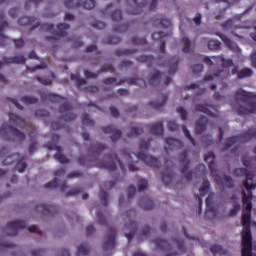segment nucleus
Segmentation results:
<instances>
[{
    "instance_id": "nucleus-53",
    "label": "nucleus",
    "mask_w": 256,
    "mask_h": 256,
    "mask_svg": "<svg viewBox=\"0 0 256 256\" xmlns=\"http://www.w3.org/2000/svg\"><path fill=\"white\" fill-rule=\"evenodd\" d=\"M253 76V70L250 68H243L238 73V79H245L246 77H252Z\"/></svg>"
},
{
    "instance_id": "nucleus-26",
    "label": "nucleus",
    "mask_w": 256,
    "mask_h": 256,
    "mask_svg": "<svg viewBox=\"0 0 256 256\" xmlns=\"http://www.w3.org/2000/svg\"><path fill=\"white\" fill-rule=\"evenodd\" d=\"M5 19V15L3 13L0 14V46L7 45V41H9V37L5 36V29L9 27V23L7 21H3Z\"/></svg>"
},
{
    "instance_id": "nucleus-5",
    "label": "nucleus",
    "mask_w": 256,
    "mask_h": 256,
    "mask_svg": "<svg viewBox=\"0 0 256 256\" xmlns=\"http://www.w3.org/2000/svg\"><path fill=\"white\" fill-rule=\"evenodd\" d=\"M150 145H151V140L145 141L142 139L140 141L139 152L136 154V157L139 161H143V163L148 165V167H154L155 169H159V167H161V162L159 161V159L145 154L147 153Z\"/></svg>"
},
{
    "instance_id": "nucleus-36",
    "label": "nucleus",
    "mask_w": 256,
    "mask_h": 256,
    "mask_svg": "<svg viewBox=\"0 0 256 256\" xmlns=\"http://www.w3.org/2000/svg\"><path fill=\"white\" fill-rule=\"evenodd\" d=\"M173 170H171V167H167L166 170L162 173V182L164 185L169 186L171 183H173V177H174Z\"/></svg>"
},
{
    "instance_id": "nucleus-46",
    "label": "nucleus",
    "mask_w": 256,
    "mask_h": 256,
    "mask_svg": "<svg viewBox=\"0 0 256 256\" xmlns=\"http://www.w3.org/2000/svg\"><path fill=\"white\" fill-rule=\"evenodd\" d=\"M134 53H137L136 49H117L115 51L116 57H125L127 55H134Z\"/></svg>"
},
{
    "instance_id": "nucleus-28",
    "label": "nucleus",
    "mask_w": 256,
    "mask_h": 256,
    "mask_svg": "<svg viewBox=\"0 0 256 256\" xmlns=\"http://www.w3.org/2000/svg\"><path fill=\"white\" fill-rule=\"evenodd\" d=\"M178 65H179V57L173 56L169 58L165 63H163L162 67H168L169 75H174V73H177Z\"/></svg>"
},
{
    "instance_id": "nucleus-17",
    "label": "nucleus",
    "mask_w": 256,
    "mask_h": 256,
    "mask_svg": "<svg viewBox=\"0 0 256 256\" xmlns=\"http://www.w3.org/2000/svg\"><path fill=\"white\" fill-rule=\"evenodd\" d=\"M6 229L8 231L7 235H10V237H15L19 231L27 229V223H25L23 220L10 221L7 223Z\"/></svg>"
},
{
    "instance_id": "nucleus-25",
    "label": "nucleus",
    "mask_w": 256,
    "mask_h": 256,
    "mask_svg": "<svg viewBox=\"0 0 256 256\" xmlns=\"http://www.w3.org/2000/svg\"><path fill=\"white\" fill-rule=\"evenodd\" d=\"M107 71L109 73H115V67H113V65L111 64H107L104 67H102L98 73H93L89 70H85L84 75L86 79H97L99 73H107Z\"/></svg>"
},
{
    "instance_id": "nucleus-47",
    "label": "nucleus",
    "mask_w": 256,
    "mask_h": 256,
    "mask_svg": "<svg viewBox=\"0 0 256 256\" xmlns=\"http://www.w3.org/2000/svg\"><path fill=\"white\" fill-rule=\"evenodd\" d=\"M210 251L213 255H227V250L223 249V246L217 244L211 246Z\"/></svg>"
},
{
    "instance_id": "nucleus-21",
    "label": "nucleus",
    "mask_w": 256,
    "mask_h": 256,
    "mask_svg": "<svg viewBox=\"0 0 256 256\" xmlns=\"http://www.w3.org/2000/svg\"><path fill=\"white\" fill-rule=\"evenodd\" d=\"M102 131L106 135H111L110 139L113 143L119 141V139H121V135H123L121 130L115 128V126H113V125H108V126L103 127Z\"/></svg>"
},
{
    "instance_id": "nucleus-51",
    "label": "nucleus",
    "mask_w": 256,
    "mask_h": 256,
    "mask_svg": "<svg viewBox=\"0 0 256 256\" xmlns=\"http://www.w3.org/2000/svg\"><path fill=\"white\" fill-rule=\"evenodd\" d=\"M182 131H183L186 139H188V141H190L191 145H193V147H196L197 142H195V138H193V136H191V132H189V129H187V126L183 125Z\"/></svg>"
},
{
    "instance_id": "nucleus-50",
    "label": "nucleus",
    "mask_w": 256,
    "mask_h": 256,
    "mask_svg": "<svg viewBox=\"0 0 256 256\" xmlns=\"http://www.w3.org/2000/svg\"><path fill=\"white\" fill-rule=\"evenodd\" d=\"M159 81H161V72L157 71L156 73H154L150 79H149V84L152 87H155L157 85H159Z\"/></svg>"
},
{
    "instance_id": "nucleus-9",
    "label": "nucleus",
    "mask_w": 256,
    "mask_h": 256,
    "mask_svg": "<svg viewBox=\"0 0 256 256\" xmlns=\"http://www.w3.org/2000/svg\"><path fill=\"white\" fill-rule=\"evenodd\" d=\"M234 175L237 177H245L244 189L246 191V195H253V190L256 188V184L253 183V173H251L247 168H236L234 170Z\"/></svg>"
},
{
    "instance_id": "nucleus-2",
    "label": "nucleus",
    "mask_w": 256,
    "mask_h": 256,
    "mask_svg": "<svg viewBox=\"0 0 256 256\" xmlns=\"http://www.w3.org/2000/svg\"><path fill=\"white\" fill-rule=\"evenodd\" d=\"M40 98L42 101H50V103H62L59 108V113L64 121H75L77 115L73 113V106L67 103V99L63 96L57 95L55 93L40 91Z\"/></svg>"
},
{
    "instance_id": "nucleus-20",
    "label": "nucleus",
    "mask_w": 256,
    "mask_h": 256,
    "mask_svg": "<svg viewBox=\"0 0 256 256\" xmlns=\"http://www.w3.org/2000/svg\"><path fill=\"white\" fill-rule=\"evenodd\" d=\"M195 111L199 113H205V115H208V117H213L214 119L219 117V110L217 109V106H209L208 104H196Z\"/></svg>"
},
{
    "instance_id": "nucleus-31",
    "label": "nucleus",
    "mask_w": 256,
    "mask_h": 256,
    "mask_svg": "<svg viewBox=\"0 0 256 256\" xmlns=\"http://www.w3.org/2000/svg\"><path fill=\"white\" fill-rule=\"evenodd\" d=\"M45 189H60V191H65L67 189V182H59L58 179L51 180L44 185Z\"/></svg>"
},
{
    "instance_id": "nucleus-12",
    "label": "nucleus",
    "mask_w": 256,
    "mask_h": 256,
    "mask_svg": "<svg viewBox=\"0 0 256 256\" xmlns=\"http://www.w3.org/2000/svg\"><path fill=\"white\" fill-rule=\"evenodd\" d=\"M9 121L12 123V125H16V127H20L21 129H29L30 135H35V126L33 124H28L25 119H22L21 117L17 116V114H14L13 112H10L8 114Z\"/></svg>"
},
{
    "instance_id": "nucleus-23",
    "label": "nucleus",
    "mask_w": 256,
    "mask_h": 256,
    "mask_svg": "<svg viewBox=\"0 0 256 256\" xmlns=\"http://www.w3.org/2000/svg\"><path fill=\"white\" fill-rule=\"evenodd\" d=\"M115 187V183L109 182V186L107 184L100 185V193H99V199L104 204V207H107L109 205V194H107L106 191H109Z\"/></svg>"
},
{
    "instance_id": "nucleus-63",
    "label": "nucleus",
    "mask_w": 256,
    "mask_h": 256,
    "mask_svg": "<svg viewBox=\"0 0 256 256\" xmlns=\"http://www.w3.org/2000/svg\"><path fill=\"white\" fill-rule=\"evenodd\" d=\"M240 210H241V204L235 203L233 208L229 212V217H235Z\"/></svg>"
},
{
    "instance_id": "nucleus-52",
    "label": "nucleus",
    "mask_w": 256,
    "mask_h": 256,
    "mask_svg": "<svg viewBox=\"0 0 256 256\" xmlns=\"http://www.w3.org/2000/svg\"><path fill=\"white\" fill-rule=\"evenodd\" d=\"M89 251H90L89 244L87 243H82L77 248L78 255H83V256L89 255Z\"/></svg>"
},
{
    "instance_id": "nucleus-32",
    "label": "nucleus",
    "mask_w": 256,
    "mask_h": 256,
    "mask_svg": "<svg viewBox=\"0 0 256 256\" xmlns=\"http://www.w3.org/2000/svg\"><path fill=\"white\" fill-rule=\"evenodd\" d=\"M168 96L167 94L160 95V101L154 100L149 102V106L155 109L156 111H161L167 102Z\"/></svg>"
},
{
    "instance_id": "nucleus-14",
    "label": "nucleus",
    "mask_w": 256,
    "mask_h": 256,
    "mask_svg": "<svg viewBox=\"0 0 256 256\" xmlns=\"http://www.w3.org/2000/svg\"><path fill=\"white\" fill-rule=\"evenodd\" d=\"M179 162L182 164L181 173L184 175L186 181H191L193 179V171L189 170V165H191V160L187 159V151L179 154Z\"/></svg>"
},
{
    "instance_id": "nucleus-59",
    "label": "nucleus",
    "mask_w": 256,
    "mask_h": 256,
    "mask_svg": "<svg viewBox=\"0 0 256 256\" xmlns=\"http://www.w3.org/2000/svg\"><path fill=\"white\" fill-rule=\"evenodd\" d=\"M139 135H143V128L133 127L128 133V137H139Z\"/></svg>"
},
{
    "instance_id": "nucleus-43",
    "label": "nucleus",
    "mask_w": 256,
    "mask_h": 256,
    "mask_svg": "<svg viewBox=\"0 0 256 256\" xmlns=\"http://www.w3.org/2000/svg\"><path fill=\"white\" fill-rule=\"evenodd\" d=\"M154 25L156 27H161L162 29H169V27H171V20L167 18H157L154 21Z\"/></svg>"
},
{
    "instance_id": "nucleus-42",
    "label": "nucleus",
    "mask_w": 256,
    "mask_h": 256,
    "mask_svg": "<svg viewBox=\"0 0 256 256\" xmlns=\"http://www.w3.org/2000/svg\"><path fill=\"white\" fill-rule=\"evenodd\" d=\"M222 29L223 31H231L232 35H235V30L237 29V26H235V22L233 19H228L226 22L222 23Z\"/></svg>"
},
{
    "instance_id": "nucleus-3",
    "label": "nucleus",
    "mask_w": 256,
    "mask_h": 256,
    "mask_svg": "<svg viewBox=\"0 0 256 256\" xmlns=\"http://www.w3.org/2000/svg\"><path fill=\"white\" fill-rule=\"evenodd\" d=\"M236 101H242V103H247L248 107H235V111L238 115H251V113H255L256 111V95L247 92L243 89H239L235 92Z\"/></svg>"
},
{
    "instance_id": "nucleus-1",
    "label": "nucleus",
    "mask_w": 256,
    "mask_h": 256,
    "mask_svg": "<svg viewBox=\"0 0 256 256\" xmlns=\"http://www.w3.org/2000/svg\"><path fill=\"white\" fill-rule=\"evenodd\" d=\"M104 159L105 160L102 161L94 160V164H91V161L87 156L81 155L77 158V163L80 167H88V169H90V167H99L100 169H106L107 171H115V169H117L116 163H118L122 173L125 171V165H123V162L119 160L116 154H107L104 156Z\"/></svg>"
},
{
    "instance_id": "nucleus-62",
    "label": "nucleus",
    "mask_w": 256,
    "mask_h": 256,
    "mask_svg": "<svg viewBox=\"0 0 256 256\" xmlns=\"http://www.w3.org/2000/svg\"><path fill=\"white\" fill-rule=\"evenodd\" d=\"M82 124L87 125L88 127H91L95 125V121L93 119L89 118V114H83L82 115Z\"/></svg>"
},
{
    "instance_id": "nucleus-57",
    "label": "nucleus",
    "mask_w": 256,
    "mask_h": 256,
    "mask_svg": "<svg viewBox=\"0 0 256 256\" xmlns=\"http://www.w3.org/2000/svg\"><path fill=\"white\" fill-rule=\"evenodd\" d=\"M138 191H146V189L149 187V183L144 178H139L137 182Z\"/></svg>"
},
{
    "instance_id": "nucleus-6",
    "label": "nucleus",
    "mask_w": 256,
    "mask_h": 256,
    "mask_svg": "<svg viewBox=\"0 0 256 256\" xmlns=\"http://www.w3.org/2000/svg\"><path fill=\"white\" fill-rule=\"evenodd\" d=\"M18 25L22 27H31V31H35V29H39V31H43L44 33H52L55 26L53 24H40L37 18L22 16L18 20Z\"/></svg>"
},
{
    "instance_id": "nucleus-15",
    "label": "nucleus",
    "mask_w": 256,
    "mask_h": 256,
    "mask_svg": "<svg viewBox=\"0 0 256 256\" xmlns=\"http://www.w3.org/2000/svg\"><path fill=\"white\" fill-rule=\"evenodd\" d=\"M64 5L67 9H77V7H83V9L91 10L95 9V0H66Z\"/></svg>"
},
{
    "instance_id": "nucleus-22",
    "label": "nucleus",
    "mask_w": 256,
    "mask_h": 256,
    "mask_svg": "<svg viewBox=\"0 0 256 256\" xmlns=\"http://www.w3.org/2000/svg\"><path fill=\"white\" fill-rule=\"evenodd\" d=\"M47 149H49V151H56L57 152L54 155V159L56 161H58L59 163H62V165H67V163H69V158H67V156L62 154L63 149L61 148V146L48 145Z\"/></svg>"
},
{
    "instance_id": "nucleus-30",
    "label": "nucleus",
    "mask_w": 256,
    "mask_h": 256,
    "mask_svg": "<svg viewBox=\"0 0 256 256\" xmlns=\"http://www.w3.org/2000/svg\"><path fill=\"white\" fill-rule=\"evenodd\" d=\"M2 60L6 65H25L27 61L25 56L3 57Z\"/></svg>"
},
{
    "instance_id": "nucleus-19",
    "label": "nucleus",
    "mask_w": 256,
    "mask_h": 256,
    "mask_svg": "<svg viewBox=\"0 0 256 256\" xmlns=\"http://www.w3.org/2000/svg\"><path fill=\"white\" fill-rule=\"evenodd\" d=\"M71 29V25L67 23H61L58 25V31L57 32H52V36H45L46 41H59L61 37H66L67 36V31Z\"/></svg>"
},
{
    "instance_id": "nucleus-38",
    "label": "nucleus",
    "mask_w": 256,
    "mask_h": 256,
    "mask_svg": "<svg viewBox=\"0 0 256 256\" xmlns=\"http://www.w3.org/2000/svg\"><path fill=\"white\" fill-rule=\"evenodd\" d=\"M154 245L161 251H171V244L167 242V240H163L161 238H155L153 240Z\"/></svg>"
},
{
    "instance_id": "nucleus-13",
    "label": "nucleus",
    "mask_w": 256,
    "mask_h": 256,
    "mask_svg": "<svg viewBox=\"0 0 256 256\" xmlns=\"http://www.w3.org/2000/svg\"><path fill=\"white\" fill-rule=\"evenodd\" d=\"M13 158L17 159V170L19 173H23L27 169V163H25L27 158L25 156H21L20 154H12L11 156L6 157L3 160L2 165H13Z\"/></svg>"
},
{
    "instance_id": "nucleus-16",
    "label": "nucleus",
    "mask_w": 256,
    "mask_h": 256,
    "mask_svg": "<svg viewBox=\"0 0 256 256\" xmlns=\"http://www.w3.org/2000/svg\"><path fill=\"white\" fill-rule=\"evenodd\" d=\"M128 15H139L147 5V0H126Z\"/></svg>"
},
{
    "instance_id": "nucleus-18",
    "label": "nucleus",
    "mask_w": 256,
    "mask_h": 256,
    "mask_svg": "<svg viewBox=\"0 0 256 256\" xmlns=\"http://www.w3.org/2000/svg\"><path fill=\"white\" fill-rule=\"evenodd\" d=\"M116 239L117 229L115 227H110L108 229V234L102 246L103 251H111V249H114Z\"/></svg>"
},
{
    "instance_id": "nucleus-11",
    "label": "nucleus",
    "mask_w": 256,
    "mask_h": 256,
    "mask_svg": "<svg viewBox=\"0 0 256 256\" xmlns=\"http://www.w3.org/2000/svg\"><path fill=\"white\" fill-rule=\"evenodd\" d=\"M253 236L251 229H243L242 231V256H253Z\"/></svg>"
},
{
    "instance_id": "nucleus-4",
    "label": "nucleus",
    "mask_w": 256,
    "mask_h": 256,
    "mask_svg": "<svg viewBox=\"0 0 256 256\" xmlns=\"http://www.w3.org/2000/svg\"><path fill=\"white\" fill-rule=\"evenodd\" d=\"M204 160L208 163V167L215 178V183L219 187H227V189H233L235 187V180L229 175H224V177L217 176V165L215 164V154L213 152H208Z\"/></svg>"
},
{
    "instance_id": "nucleus-41",
    "label": "nucleus",
    "mask_w": 256,
    "mask_h": 256,
    "mask_svg": "<svg viewBox=\"0 0 256 256\" xmlns=\"http://www.w3.org/2000/svg\"><path fill=\"white\" fill-rule=\"evenodd\" d=\"M221 40L223 41V43L226 45V47H228L229 49H231L232 51H237V49H239V47L237 46V43L231 41V39H229L227 36H225L222 33H218L217 34Z\"/></svg>"
},
{
    "instance_id": "nucleus-48",
    "label": "nucleus",
    "mask_w": 256,
    "mask_h": 256,
    "mask_svg": "<svg viewBox=\"0 0 256 256\" xmlns=\"http://www.w3.org/2000/svg\"><path fill=\"white\" fill-rule=\"evenodd\" d=\"M181 45H183V53H191V40H189V38L187 37H183L180 40Z\"/></svg>"
},
{
    "instance_id": "nucleus-64",
    "label": "nucleus",
    "mask_w": 256,
    "mask_h": 256,
    "mask_svg": "<svg viewBox=\"0 0 256 256\" xmlns=\"http://www.w3.org/2000/svg\"><path fill=\"white\" fill-rule=\"evenodd\" d=\"M203 69H204V66L203 64L199 63V64H194L192 66V72L194 73V75H197L199 73H203Z\"/></svg>"
},
{
    "instance_id": "nucleus-33",
    "label": "nucleus",
    "mask_w": 256,
    "mask_h": 256,
    "mask_svg": "<svg viewBox=\"0 0 256 256\" xmlns=\"http://www.w3.org/2000/svg\"><path fill=\"white\" fill-rule=\"evenodd\" d=\"M167 37V34L163 32H154L152 33V39L153 41H162L159 46V51L162 53V55H165V42H163V39Z\"/></svg>"
},
{
    "instance_id": "nucleus-29",
    "label": "nucleus",
    "mask_w": 256,
    "mask_h": 256,
    "mask_svg": "<svg viewBox=\"0 0 256 256\" xmlns=\"http://www.w3.org/2000/svg\"><path fill=\"white\" fill-rule=\"evenodd\" d=\"M209 123V118L206 116H200V118L195 123V133L196 135H201L207 130V125Z\"/></svg>"
},
{
    "instance_id": "nucleus-7",
    "label": "nucleus",
    "mask_w": 256,
    "mask_h": 256,
    "mask_svg": "<svg viewBox=\"0 0 256 256\" xmlns=\"http://www.w3.org/2000/svg\"><path fill=\"white\" fill-rule=\"evenodd\" d=\"M253 194L247 195L245 190H242V202L245 205L242 214L243 229H251V211H253Z\"/></svg>"
},
{
    "instance_id": "nucleus-44",
    "label": "nucleus",
    "mask_w": 256,
    "mask_h": 256,
    "mask_svg": "<svg viewBox=\"0 0 256 256\" xmlns=\"http://www.w3.org/2000/svg\"><path fill=\"white\" fill-rule=\"evenodd\" d=\"M136 61H138V63H146L148 67H151L155 62V58L153 56L142 55L137 57Z\"/></svg>"
},
{
    "instance_id": "nucleus-24",
    "label": "nucleus",
    "mask_w": 256,
    "mask_h": 256,
    "mask_svg": "<svg viewBox=\"0 0 256 256\" xmlns=\"http://www.w3.org/2000/svg\"><path fill=\"white\" fill-rule=\"evenodd\" d=\"M165 143L168 145V148L164 147L166 153H169V151H177V149H183V141L181 140L168 137L165 139Z\"/></svg>"
},
{
    "instance_id": "nucleus-37",
    "label": "nucleus",
    "mask_w": 256,
    "mask_h": 256,
    "mask_svg": "<svg viewBox=\"0 0 256 256\" xmlns=\"http://www.w3.org/2000/svg\"><path fill=\"white\" fill-rule=\"evenodd\" d=\"M138 205H139V207H141V209H144V211H151V209H153V207H155L153 200H151V198H149V197L141 198L139 200Z\"/></svg>"
},
{
    "instance_id": "nucleus-60",
    "label": "nucleus",
    "mask_w": 256,
    "mask_h": 256,
    "mask_svg": "<svg viewBox=\"0 0 256 256\" xmlns=\"http://www.w3.org/2000/svg\"><path fill=\"white\" fill-rule=\"evenodd\" d=\"M256 162V158H251V157H247L244 156L242 158V163L244 165V167H253V163Z\"/></svg>"
},
{
    "instance_id": "nucleus-35",
    "label": "nucleus",
    "mask_w": 256,
    "mask_h": 256,
    "mask_svg": "<svg viewBox=\"0 0 256 256\" xmlns=\"http://www.w3.org/2000/svg\"><path fill=\"white\" fill-rule=\"evenodd\" d=\"M212 59L216 62V63H221L222 67H224V69H229V67H233V59L229 58L226 59L225 56L220 55V56H214L212 57Z\"/></svg>"
},
{
    "instance_id": "nucleus-34",
    "label": "nucleus",
    "mask_w": 256,
    "mask_h": 256,
    "mask_svg": "<svg viewBox=\"0 0 256 256\" xmlns=\"http://www.w3.org/2000/svg\"><path fill=\"white\" fill-rule=\"evenodd\" d=\"M125 229H128L130 232L125 234V237L128 241H131L133 237H135V233H137V222L130 221L129 223L125 224Z\"/></svg>"
},
{
    "instance_id": "nucleus-49",
    "label": "nucleus",
    "mask_w": 256,
    "mask_h": 256,
    "mask_svg": "<svg viewBox=\"0 0 256 256\" xmlns=\"http://www.w3.org/2000/svg\"><path fill=\"white\" fill-rule=\"evenodd\" d=\"M21 101L24 105H35L39 103V99L34 96H23Z\"/></svg>"
},
{
    "instance_id": "nucleus-58",
    "label": "nucleus",
    "mask_w": 256,
    "mask_h": 256,
    "mask_svg": "<svg viewBox=\"0 0 256 256\" xmlns=\"http://www.w3.org/2000/svg\"><path fill=\"white\" fill-rule=\"evenodd\" d=\"M211 189V184L209 181H205L202 185V187L199 189L200 195L203 197L209 193V190Z\"/></svg>"
},
{
    "instance_id": "nucleus-27",
    "label": "nucleus",
    "mask_w": 256,
    "mask_h": 256,
    "mask_svg": "<svg viewBox=\"0 0 256 256\" xmlns=\"http://www.w3.org/2000/svg\"><path fill=\"white\" fill-rule=\"evenodd\" d=\"M37 213H41L42 215H55L57 213V207L55 205L48 204H38L35 207Z\"/></svg>"
},
{
    "instance_id": "nucleus-55",
    "label": "nucleus",
    "mask_w": 256,
    "mask_h": 256,
    "mask_svg": "<svg viewBox=\"0 0 256 256\" xmlns=\"http://www.w3.org/2000/svg\"><path fill=\"white\" fill-rule=\"evenodd\" d=\"M70 79L71 81H76L77 87H81V85H85L87 83L85 78H80L77 74H71Z\"/></svg>"
},
{
    "instance_id": "nucleus-54",
    "label": "nucleus",
    "mask_w": 256,
    "mask_h": 256,
    "mask_svg": "<svg viewBox=\"0 0 256 256\" xmlns=\"http://www.w3.org/2000/svg\"><path fill=\"white\" fill-rule=\"evenodd\" d=\"M208 49H210V51H219V49H221V42H219V40H209Z\"/></svg>"
},
{
    "instance_id": "nucleus-40",
    "label": "nucleus",
    "mask_w": 256,
    "mask_h": 256,
    "mask_svg": "<svg viewBox=\"0 0 256 256\" xmlns=\"http://www.w3.org/2000/svg\"><path fill=\"white\" fill-rule=\"evenodd\" d=\"M209 213H211L212 217H215V207H213V194H210L206 198V217H209Z\"/></svg>"
},
{
    "instance_id": "nucleus-56",
    "label": "nucleus",
    "mask_w": 256,
    "mask_h": 256,
    "mask_svg": "<svg viewBox=\"0 0 256 256\" xmlns=\"http://www.w3.org/2000/svg\"><path fill=\"white\" fill-rule=\"evenodd\" d=\"M110 17L112 21H115L116 23L119 21H123V14L121 13V10H114L111 14Z\"/></svg>"
},
{
    "instance_id": "nucleus-8",
    "label": "nucleus",
    "mask_w": 256,
    "mask_h": 256,
    "mask_svg": "<svg viewBox=\"0 0 256 256\" xmlns=\"http://www.w3.org/2000/svg\"><path fill=\"white\" fill-rule=\"evenodd\" d=\"M0 137L2 139H5L6 141H25V133L19 131L17 128L9 125V124H4L0 128Z\"/></svg>"
},
{
    "instance_id": "nucleus-61",
    "label": "nucleus",
    "mask_w": 256,
    "mask_h": 256,
    "mask_svg": "<svg viewBox=\"0 0 256 256\" xmlns=\"http://www.w3.org/2000/svg\"><path fill=\"white\" fill-rule=\"evenodd\" d=\"M132 45H147V39L134 36L131 38Z\"/></svg>"
},
{
    "instance_id": "nucleus-10",
    "label": "nucleus",
    "mask_w": 256,
    "mask_h": 256,
    "mask_svg": "<svg viewBox=\"0 0 256 256\" xmlns=\"http://www.w3.org/2000/svg\"><path fill=\"white\" fill-rule=\"evenodd\" d=\"M125 82H127L128 85H138V87H147V82H145V79L130 78L128 80L121 79L117 82V78L109 77L103 80L104 85H114V87H118V85H123V83Z\"/></svg>"
},
{
    "instance_id": "nucleus-45",
    "label": "nucleus",
    "mask_w": 256,
    "mask_h": 256,
    "mask_svg": "<svg viewBox=\"0 0 256 256\" xmlns=\"http://www.w3.org/2000/svg\"><path fill=\"white\" fill-rule=\"evenodd\" d=\"M54 78H55V74H53V73H51V78L45 77V76H36L35 77L36 81L41 83V85H51V83H53Z\"/></svg>"
},
{
    "instance_id": "nucleus-39",
    "label": "nucleus",
    "mask_w": 256,
    "mask_h": 256,
    "mask_svg": "<svg viewBox=\"0 0 256 256\" xmlns=\"http://www.w3.org/2000/svg\"><path fill=\"white\" fill-rule=\"evenodd\" d=\"M149 128H150V133H152V135H156L157 137L163 136V122L153 123L149 126Z\"/></svg>"
}]
</instances>
